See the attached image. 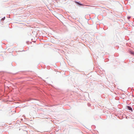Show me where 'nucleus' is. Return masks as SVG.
<instances>
[{
  "instance_id": "nucleus-2",
  "label": "nucleus",
  "mask_w": 134,
  "mask_h": 134,
  "mask_svg": "<svg viewBox=\"0 0 134 134\" xmlns=\"http://www.w3.org/2000/svg\"><path fill=\"white\" fill-rule=\"evenodd\" d=\"M127 108L129 110H131V111H132V108H131L130 107H129V106H127Z\"/></svg>"
},
{
  "instance_id": "nucleus-3",
  "label": "nucleus",
  "mask_w": 134,
  "mask_h": 134,
  "mask_svg": "<svg viewBox=\"0 0 134 134\" xmlns=\"http://www.w3.org/2000/svg\"><path fill=\"white\" fill-rule=\"evenodd\" d=\"M76 3L78 4V5H83L82 4L80 3H79V2H75Z\"/></svg>"
},
{
  "instance_id": "nucleus-4",
  "label": "nucleus",
  "mask_w": 134,
  "mask_h": 134,
  "mask_svg": "<svg viewBox=\"0 0 134 134\" xmlns=\"http://www.w3.org/2000/svg\"><path fill=\"white\" fill-rule=\"evenodd\" d=\"M4 19H5V17L4 18H2V20H4Z\"/></svg>"
},
{
  "instance_id": "nucleus-1",
  "label": "nucleus",
  "mask_w": 134,
  "mask_h": 134,
  "mask_svg": "<svg viewBox=\"0 0 134 134\" xmlns=\"http://www.w3.org/2000/svg\"><path fill=\"white\" fill-rule=\"evenodd\" d=\"M129 53L132 55H134V52L133 51H129Z\"/></svg>"
}]
</instances>
